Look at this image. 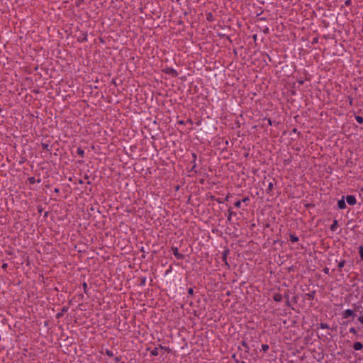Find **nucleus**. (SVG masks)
<instances>
[{"label": "nucleus", "instance_id": "nucleus-1", "mask_svg": "<svg viewBox=\"0 0 363 363\" xmlns=\"http://www.w3.org/2000/svg\"><path fill=\"white\" fill-rule=\"evenodd\" d=\"M346 201H347V203L351 206H353V205L356 204V203H357V199H356L355 196H352V195L347 196Z\"/></svg>", "mask_w": 363, "mask_h": 363}, {"label": "nucleus", "instance_id": "nucleus-2", "mask_svg": "<svg viewBox=\"0 0 363 363\" xmlns=\"http://www.w3.org/2000/svg\"><path fill=\"white\" fill-rule=\"evenodd\" d=\"M337 206L340 209H345L346 208V204H345L344 196H342V199L338 201Z\"/></svg>", "mask_w": 363, "mask_h": 363}, {"label": "nucleus", "instance_id": "nucleus-3", "mask_svg": "<svg viewBox=\"0 0 363 363\" xmlns=\"http://www.w3.org/2000/svg\"><path fill=\"white\" fill-rule=\"evenodd\" d=\"M352 315H354V312L351 309H346L342 313V316L344 318H347Z\"/></svg>", "mask_w": 363, "mask_h": 363}, {"label": "nucleus", "instance_id": "nucleus-4", "mask_svg": "<svg viewBox=\"0 0 363 363\" xmlns=\"http://www.w3.org/2000/svg\"><path fill=\"white\" fill-rule=\"evenodd\" d=\"M353 348L355 350H360L363 348V345L360 342H356L353 345Z\"/></svg>", "mask_w": 363, "mask_h": 363}, {"label": "nucleus", "instance_id": "nucleus-5", "mask_svg": "<svg viewBox=\"0 0 363 363\" xmlns=\"http://www.w3.org/2000/svg\"><path fill=\"white\" fill-rule=\"evenodd\" d=\"M150 354L152 355V356H157L158 355L159 352H158V348L157 347H155L154 349H152L151 351H150Z\"/></svg>", "mask_w": 363, "mask_h": 363}, {"label": "nucleus", "instance_id": "nucleus-6", "mask_svg": "<svg viewBox=\"0 0 363 363\" xmlns=\"http://www.w3.org/2000/svg\"><path fill=\"white\" fill-rule=\"evenodd\" d=\"M290 240L292 242H296L298 240V237H296V235H290Z\"/></svg>", "mask_w": 363, "mask_h": 363}, {"label": "nucleus", "instance_id": "nucleus-7", "mask_svg": "<svg viewBox=\"0 0 363 363\" xmlns=\"http://www.w3.org/2000/svg\"><path fill=\"white\" fill-rule=\"evenodd\" d=\"M359 253L360 257L363 259V246H360L359 247Z\"/></svg>", "mask_w": 363, "mask_h": 363}, {"label": "nucleus", "instance_id": "nucleus-8", "mask_svg": "<svg viewBox=\"0 0 363 363\" xmlns=\"http://www.w3.org/2000/svg\"><path fill=\"white\" fill-rule=\"evenodd\" d=\"M345 262L344 260L340 261L338 264V268L340 269L342 267H344Z\"/></svg>", "mask_w": 363, "mask_h": 363}, {"label": "nucleus", "instance_id": "nucleus-9", "mask_svg": "<svg viewBox=\"0 0 363 363\" xmlns=\"http://www.w3.org/2000/svg\"><path fill=\"white\" fill-rule=\"evenodd\" d=\"M320 326L322 329H327L329 328L328 325L326 323H320Z\"/></svg>", "mask_w": 363, "mask_h": 363}, {"label": "nucleus", "instance_id": "nucleus-10", "mask_svg": "<svg viewBox=\"0 0 363 363\" xmlns=\"http://www.w3.org/2000/svg\"><path fill=\"white\" fill-rule=\"evenodd\" d=\"M356 120L359 123H362L363 122V118L362 116H356Z\"/></svg>", "mask_w": 363, "mask_h": 363}, {"label": "nucleus", "instance_id": "nucleus-11", "mask_svg": "<svg viewBox=\"0 0 363 363\" xmlns=\"http://www.w3.org/2000/svg\"><path fill=\"white\" fill-rule=\"evenodd\" d=\"M242 203V201H238L235 203V206L237 208H240Z\"/></svg>", "mask_w": 363, "mask_h": 363}, {"label": "nucleus", "instance_id": "nucleus-12", "mask_svg": "<svg viewBox=\"0 0 363 363\" xmlns=\"http://www.w3.org/2000/svg\"><path fill=\"white\" fill-rule=\"evenodd\" d=\"M336 225H337V220H334L333 224L331 225V229H332L333 230H335V228H336Z\"/></svg>", "mask_w": 363, "mask_h": 363}, {"label": "nucleus", "instance_id": "nucleus-13", "mask_svg": "<svg viewBox=\"0 0 363 363\" xmlns=\"http://www.w3.org/2000/svg\"><path fill=\"white\" fill-rule=\"evenodd\" d=\"M174 255H175L176 257H179V258H180V257H182V255H181L180 254H179V253H178V252H177V248H176V249L174 250Z\"/></svg>", "mask_w": 363, "mask_h": 363}, {"label": "nucleus", "instance_id": "nucleus-14", "mask_svg": "<svg viewBox=\"0 0 363 363\" xmlns=\"http://www.w3.org/2000/svg\"><path fill=\"white\" fill-rule=\"evenodd\" d=\"M350 332L351 333H353V334H356L357 333V330H356V329L354 328H350Z\"/></svg>", "mask_w": 363, "mask_h": 363}, {"label": "nucleus", "instance_id": "nucleus-15", "mask_svg": "<svg viewBox=\"0 0 363 363\" xmlns=\"http://www.w3.org/2000/svg\"><path fill=\"white\" fill-rule=\"evenodd\" d=\"M77 153H78L79 155L82 156V155H84V150H82V149L79 148V149L77 150Z\"/></svg>", "mask_w": 363, "mask_h": 363}, {"label": "nucleus", "instance_id": "nucleus-16", "mask_svg": "<svg viewBox=\"0 0 363 363\" xmlns=\"http://www.w3.org/2000/svg\"><path fill=\"white\" fill-rule=\"evenodd\" d=\"M269 349V346L267 345H262V350L264 351H267Z\"/></svg>", "mask_w": 363, "mask_h": 363}, {"label": "nucleus", "instance_id": "nucleus-17", "mask_svg": "<svg viewBox=\"0 0 363 363\" xmlns=\"http://www.w3.org/2000/svg\"><path fill=\"white\" fill-rule=\"evenodd\" d=\"M358 320H359V321L361 323H363V315H360V316L358 318Z\"/></svg>", "mask_w": 363, "mask_h": 363}, {"label": "nucleus", "instance_id": "nucleus-18", "mask_svg": "<svg viewBox=\"0 0 363 363\" xmlns=\"http://www.w3.org/2000/svg\"><path fill=\"white\" fill-rule=\"evenodd\" d=\"M272 188H273V184L270 182V183L269 184V185H268V189H269V190H271Z\"/></svg>", "mask_w": 363, "mask_h": 363}, {"label": "nucleus", "instance_id": "nucleus-19", "mask_svg": "<svg viewBox=\"0 0 363 363\" xmlns=\"http://www.w3.org/2000/svg\"><path fill=\"white\" fill-rule=\"evenodd\" d=\"M193 291H193V289H191V288L189 289V290H188V292H189V294H193Z\"/></svg>", "mask_w": 363, "mask_h": 363}, {"label": "nucleus", "instance_id": "nucleus-20", "mask_svg": "<svg viewBox=\"0 0 363 363\" xmlns=\"http://www.w3.org/2000/svg\"><path fill=\"white\" fill-rule=\"evenodd\" d=\"M106 353H107V354H108V356H113L112 352H109V351H107V352H106Z\"/></svg>", "mask_w": 363, "mask_h": 363}, {"label": "nucleus", "instance_id": "nucleus-21", "mask_svg": "<svg viewBox=\"0 0 363 363\" xmlns=\"http://www.w3.org/2000/svg\"><path fill=\"white\" fill-rule=\"evenodd\" d=\"M350 3H351V1H345V4H346V5H350Z\"/></svg>", "mask_w": 363, "mask_h": 363}, {"label": "nucleus", "instance_id": "nucleus-22", "mask_svg": "<svg viewBox=\"0 0 363 363\" xmlns=\"http://www.w3.org/2000/svg\"><path fill=\"white\" fill-rule=\"evenodd\" d=\"M211 17V14H209V16L208 17V19L209 20Z\"/></svg>", "mask_w": 363, "mask_h": 363}, {"label": "nucleus", "instance_id": "nucleus-23", "mask_svg": "<svg viewBox=\"0 0 363 363\" xmlns=\"http://www.w3.org/2000/svg\"><path fill=\"white\" fill-rule=\"evenodd\" d=\"M211 17V14H209V16L208 17V19L209 20Z\"/></svg>", "mask_w": 363, "mask_h": 363}, {"label": "nucleus", "instance_id": "nucleus-24", "mask_svg": "<svg viewBox=\"0 0 363 363\" xmlns=\"http://www.w3.org/2000/svg\"><path fill=\"white\" fill-rule=\"evenodd\" d=\"M240 363H245V362H241Z\"/></svg>", "mask_w": 363, "mask_h": 363}, {"label": "nucleus", "instance_id": "nucleus-25", "mask_svg": "<svg viewBox=\"0 0 363 363\" xmlns=\"http://www.w3.org/2000/svg\"><path fill=\"white\" fill-rule=\"evenodd\" d=\"M121 363H125V362H121Z\"/></svg>", "mask_w": 363, "mask_h": 363}]
</instances>
